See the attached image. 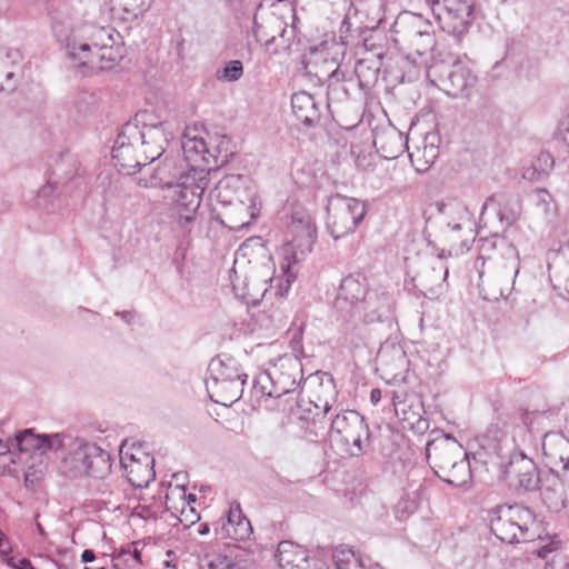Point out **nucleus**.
<instances>
[{
    "label": "nucleus",
    "instance_id": "nucleus-1",
    "mask_svg": "<svg viewBox=\"0 0 569 569\" xmlns=\"http://www.w3.org/2000/svg\"><path fill=\"white\" fill-rule=\"evenodd\" d=\"M53 36L73 68L82 72L111 70L124 57L121 36L110 26L77 19L68 8L51 13Z\"/></svg>",
    "mask_w": 569,
    "mask_h": 569
},
{
    "label": "nucleus",
    "instance_id": "nucleus-2",
    "mask_svg": "<svg viewBox=\"0 0 569 569\" xmlns=\"http://www.w3.org/2000/svg\"><path fill=\"white\" fill-rule=\"evenodd\" d=\"M173 138L171 124L149 111L138 112L121 128L113 148L114 167L123 174H134L159 159Z\"/></svg>",
    "mask_w": 569,
    "mask_h": 569
},
{
    "label": "nucleus",
    "instance_id": "nucleus-3",
    "mask_svg": "<svg viewBox=\"0 0 569 569\" xmlns=\"http://www.w3.org/2000/svg\"><path fill=\"white\" fill-rule=\"evenodd\" d=\"M302 377V363L297 357H280L269 369L254 377L250 389L253 406L270 411L279 410V399L295 391Z\"/></svg>",
    "mask_w": 569,
    "mask_h": 569
},
{
    "label": "nucleus",
    "instance_id": "nucleus-4",
    "mask_svg": "<svg viewBox=\"0 0 569 569\" xmlns=\"http://www.w3.org/2000/svg\"><path fill=\"white\" fill-rule=\"evenodd\" d=\"M395 41L406 51V62L423 68L435 62L436 38L432 23L421 14L405 11L393 23Z\"/></svg>",
    "mask_w": 569,
    "mask_h": 569
},
{
    "label": "nucleus",
    "instance_id": "nucleus-5",
    "mask_svg": "<svg viewBox=\"0 0 569 569\" xmlns=\"http://www.w3.org/2000/svg\"><path fill=\"white\" fill-rule=\"evenodd\" d=\"M426 445L428 463L440 479L459 487L471 478L468 453L462 445L450 435L433 430Z\"/></svg>",
    "mask_w": 569,
    "mask_h": 569
},
{
    "label": "nucleus",
    "instance_id": "nucleus-6",
    "mask_svg": "<svg viewBox=\"0 0 569 569\" xmlns=\"http://www.w3.org/2000/svg\"><path fill=\"white\" fill-rule=\"evenodd\" d=\"M491 532L502 542L520 543L535 539L537 523L535 512L525 506H497L490 511Z\"/></svg>",
    "mask_w": 569,
    "mask_h": 569
},
{
    "label": "nucleus",
    "instance_id": "nucleus-7",
    "mask_svg": "<svg viewBox=\"0 0 569 569\" xmlns=\"http://www.w3.org/2000/svg\"><path fill=\"white\" fill-rule=\"evenodd\" d=\"M288 230L292 240L284 246V254L288 263L282 264L287 276L284 291H288L295 276L291 273V263H298L301 258L312 250L317 239V227L310 214L301 206H293L290 209Z\"/></svg>",
    "mask_w": 569,
    "mask_h": 569
},
{
    "label": "nucleus",
    "instance_id": "nucleus-8",
    "mask_svg": "<svg viewBox=\"0 0 569 569\" xmlns=\"http://www.w3.org/2000/svg\"><path fill=\"white\" fill-rule=\"evenodd\" d=\"M429 82L451 98L468 97L477 83V76L462 60H436L427 67Z\"/></svg>",
    "mask_w": 569,
    "mask_h": 569
},
{
    "label": "nucleus",
    "instance_id": "nucleus-9",
    "mask_svg": "<svg viewBox=\"0 0 569 569\" xmlns=\"http://www.w3.org/2000/svg\"><path fill=\"white\" fill-rule=\"evenodd\" d=\"M326 211L327 230L335 240H339L358 229L367 214L368 207L360 199L335 193L328 198Z\"/></svg>",
    "mask_w": 569,
    "mask_h": 569
},
{
    "label": "nucleus",
    "instance_id": "nucleus-10",
    "mask_svg": "<svg viewBox=\"0 0 569 569\" xmlns=\"http://www.w3.org/2000/svg\"><path fill=\"white\" fill-rule=\"evenodd\" d=\"M210 171L198 178L186 176L181 182H177L169 190L166 198L170 200L172 214L181 227L191 223L200 206L201 197L209 188Z\"/></svg>",
    "mask_w": 569,
    "mask_h": 569
},
{
    "label": "nucleus",
    "instance_id": "nucleus-11",
    "mask_svg": "<svg viewBox=\"0 0 569 569\" xmlns=\"http://www.w3.org/2000/svg\"><path fill=\"white\" fill-rule=\"evenodd\" d=\"M63 462L76 476L106 478L111 471V457L96 443L76 439Z\"/></svg>",
    "mask_w": 569,
    "mask_h": 569
},
{
    "label": "nucleus",
    "instance_id": "nucleus-12",
    "mask_svg": "<svg viewBox=\"0 0 569 569\" xmlns=\"http://www.w3.org/2000/svg\"><path fill=\"white\" fill-rule=\"evenodd\" d=\"M62 446L63 442L59 433L36 436L27 429L19 432L12 440L6 442L0 440V461L3 467L17 462L28 465V460H23V457L31 450L39 451L36 455L41 458L46 451L58 450Z\"/></svg>",
    "mask_w": 569,
    "mask_h": 569
},
{
    "label": "nucleus",
    "instance_id": "nucleus-13",
    "mask_svg": "<svg viewBox=\"0 0 569 569\" xmlns=\"http://www.w3.org/2000/svg\"><path fill=\"white\" fill-rule=\"evenodd\" d=\"M330 438L332 441L341 442L350 456H360L368 446L370 432L359 412L347 410L331 419Z\"/></svg>",
    "mask_w": 569,
    "mask_h": 569
},
{
    "label": "nucleus",
    "instance_id": "nucleus-14",
    "mask_svg": "<svg viewBox=\"0 0 569 569\" xmlns=\"http://www.w3.org/2000/svg\"><path fill=\"white\" fill-rule=\"evenodd\" d=\"M78 158L69 152H61L51 166L48 182L39 190V198H49L53 193H70L82 183Z\"/></svg>",
    "mask_w": 569,
    "mask_h": 569
},
{
    "label": "nucleus",
    "instance_id": "nucleus-15",
    "mask_svg": "<svg viewBox=\"0 0 569 569\" xmlns=\"http://www.w3.org/2000/svg\"><path fill=\"white\" fill-rule=\"evenodd\" d=\"M500 477L510 486L535 491L540 488V476L536 462L521 451H513L507 462L500 465Z\"/></svg>",
    "mask_w": 569,
    "mask_h": 569
},
{
    "label": "nucleus",
    "instance_id": "nucleus-16",
    "mask_svg": "<svg viewBox=\"0 0 569 569\" xmlns=\"http://www.w3.org/2000/svg\"><path fill=\"white\" fill-rule=\"evenodd\" d=\"M443 30L462 34L471 23L473 0H430Z\"/></svg>",
    "mask_w": 569,
    "mask_h": 569
},
{
    "label": "nucleus",
    "instance_id": "nucleus-17",
    "mask_svg": "<svg viewBox=\"0 0 569 569\" xmlns=\"http://www.w3.org/2000/svg\"><path fill=\"white\" fill-rule=\"evenodd\" d=\"M369 289L367 278L361 273H352L342 279L333 303L341 320L350 322Z\"/></svg>",
    "mask_w": 569,
    "mask_h": 569
},
{
    "label": "nucleus",
    "instance_id": "nucleus-18",
    "mask_svg": "<svg viewBox=\"0 0 569 569\" xmlns=\"http://www.w3.org/2000/svg\"><path fill=\"white\" fill-rule=\"evenodd\" d=\"M519 260H509L492 274L479 273V291L481 297L488 301H498L507 298L515 288V279L519 272Z\"/></svg>",
    "mask_w": 569,
    "mask_h": 569
},
{
    "label": "nucleus",
    "instance_id": "nucleus-19",
    "mask_svg": "<svg viewBox=\"0 0 569 569\" xmlns=\"http://www.w3.org/2000/svg\"><path fill=\"white\" fill-rule=\"evenodd\" d=\"M393 307L395 299L391 292L383 288L369 289L350 322L358 326L387 320L392 316Z\"/></svg>",
    "mask_w": 569,
    "mask_h": 569
},
{
    "label": "nucleus",
    "instance_id": "nucleus-20",
    "mask_svg": "<svg viewBox=\"0 0 569 569\" xmlns=\"http://www.w3.org/2000/svg\"><path fill=\"white\" fill-rule=\"evenodd\" d=\"M260 212V202L258 200L257 190L247 192L246 196L237 194L236 202L226 206L219 216L222 218L221 223L233 231H240L249 227Z\"/></svg>",
    "mask_w": 569,
    "mask_h": 569
},
{
    "label": "nucleus",
    "instance_id": "nucleus-21",
    "mask_svg": "<svg viewBox=\"0 0 569 569\" xmlns=\"http://www.w3.org/2000/svg\"><path fill=\"white\" fill-rule=\"evenodd\" d=\"M542 455L552 473L569 481V439L561 432H547L542 439Z\"/></svg>",
    "mask_w": 569,
    "mask_h": 569
},
{
    "label": "nucleus",
    "instance_id": "nucleus-22",
    "mask_svg": "<svg viewBox=\"0 0 569 569\" xmlns=\"http://www.w3.org/2000/svg\"><path fill=\"white\" fill-rule=\"evenodd\" d=\"M254 189V186L248 177L242 174H228L209 190L208 200L212 206V210L216 211L217 206H221L223 209L226 206L236 202L237 194L243 197L247 192H251Z\"/></svg>",
    "mask_w": 569,
    "mask_h": 569
},
{
    "label": "nucleus",
    "instance_id": "nucleus-23",
    "mask_svg": "<svg viewBox=\"0 0 569 569\" xmlns=\"http://www.w3.org/2000/svg\"><path fill=\"white\" fill-rule=\"evenodd\" d=\"M395 412L402 428L415 433H425L429 429V420L425 417L423 403L418 399H401L397 392H391Z\"/></svg>",
    "mask_w": 569,
    "mask_h": 569
},
{
    "label": "nucleus",
    "instance_id": "nucleus-24",
    "mask_svg": "<svg viewBox=\"0 0 569 569\" xmlns=\"http://www.w3.org/2000/svg\"><path fill=\"white\" fill-rule=\"evenodd\" d=\"M128 440H124L120 448V465L123 468L129 482L136 488H144L156 477L153 459L148 455L137 458L134 453L124 451Z\"/></svg>",
    "mask_w": 569,
    "mask_h": 569
},
{
    "label": "nucleus",
    "instance_id": "nucleus-25",
    "mask_svg": "<svg viewBox=\"0 0 569 569\" xmlns=\"http://www.w3.org/2000/svg\"><path fill=\"white\" fill-rule=\"evenodd\" d=\"M372 143L382 158L392 160L408 148V137L389 123L376 127L372 131Z\"/></svg>",
    "mask_w": 569,
    "mask_h": 569
},
{
    "label": "nucleus",
    "instance_id": "nucleus-26",
    "mask_svg": "<svg viewBox=\"0 0 569 569\" xmlns=\"http://www.w3.org/2000/svg\"><path fill=\"white\" fill-rule=\"evenodd\" d=\"M23 77V56L19 49L0 50V84L6 92H12Z\"/></svg>",
    "mask_w": 569,
    "mask_h": 569
},
{
    "label": "nucleus",
    "instance_id": "nucleus-27",
    "mask_svg": "<svg viewBox=\"0 0 569 569\" xmlns=\"http://www.w3.org/2000/svg\"><path fill=\"white\" fill-rule=\"evenodd\" d=\"M323 389L329 391L330 397L325 400L318 399L321 405H313V409L316 412L312 416L303 415L299 416L301 421H305L307 426L305 427L306 432L312 436L318 437L326 430V426L328 421L331 422V418L327 419V415L331 409L332 401L335 400V382L332 377H328L326 382H321L320 385Z\"/></svg>",
    "mask_w": 569,
    "mask_h": 569
},
{
    "label": "nucleus",
    "instance_id": "nucleus-28",
    "mask_svg": "<svg viewBox=\"0 0 569 569\" xmlns=\"http://www.w3.org/2000/svg\"><path fill=\"white\" fill-rule=\"evenodd\" d=\"M247 379H234V380H206L207 391L212 401L223 405L231 406L239 400L244 392V385Z\"/></svg>",
    "mask_w": 569,
    "mask_h": 569
},
{
    "label": "nucleus",
    "instance_id": "nucleus-29",
    "mask_svg": "<svg viewBox=\"0 0 569 569\" xmlns=\"http://www.w3.org/2000/svg\"><path fill=\"white\" fill-rule=\"evenodd\" d=\"M438 210L442 216L446 228H453V230H466L473 227L472 216L468 207L458 199H451L447 202L438 204Z\"/></svg>",
    "mask_w": 569,
    "mask_h": 569
},
{
    "label": "nucleus",
    "instance_id": "nucleus-30",
    "mask_svg": "<svg viewBox=\"0 0 569 569\" xmlns=\"http://www.w3.org/2000/svg\"><path fill=\"white\" fill-rule=\"evenodd\" d=\"M442 240L447 244V248H433L437 251L438 259L442 260L451 256H459L470 249L471 242L473 241V227L469 228L467 233L466 230H453V228H446L442 230Z\"/></svg>",
    "mask_w": 569,
    "mask_h": 569
},
{
    "label": "nucleus",
    "instance_id": "nucleus-31",
    "mask_svg": "<svg viewBox=\"0 0 569 569\" xmlns=\"http://www.w3.org/2000/svg\"><path fill=\"white\" fill-rule=\"evenodd\" d=\"M377 362L382 371L393 379L401 376L408 366L405 350L396 343L381 346L377 355Z\"/></svg>",
    "mask_w": 569,
    "mask_h": 569
},
{
    "label": "nucleus",
    "instance_id": "nucleus-32",
    "mask_svg": "<svg viewBox=\"0 0 569 569\" xmlns=\"http://www.w3.org/2000/svg\"><path fill=\"white\" fill-rule=\"evenodd\" d=\"M498 204L497 216L501 223L507 227L516 223L521 213V200L518 194H495L486 199L482 211L491 204Z\"/></svg>",
    "mask_w": 569,
    "mask_h": 569
},
{
    "label": "nucleus",
    "instance_id": "nucleus-33",
    "mask_svg": "<svg viewBox=\"0 0 569 569\" xmlns=\"http://www.w3.org/2000/svg\"><path fill=\"white\" fill-rule=\"evenodd\" d=\"M293 30L295 26L291 28L290 36L286 38L288 33L287 23H284L279 17H269L266 20V24L260 23L257 17L253 18V37L258 42L264 43L267 47L276 41L277 36L274 31H279V37L284 42H289L293 37Z\"/></svg>",
    "mask_w": 569,
    "mask_h": 569
},
{
    "label": "nucleus",
    "instance_id": "nucleus-34",
    "mask_svg": "<svg viewBox=\"0 0 569 569\" xmlns=\"http://www.w3.org/2000/svg\"><path fill=\"white\" fill-rule=\"evenodd\" d=\"M247 377L234 358L221 355L210 361L206 380L223 382L224 380L247 379Z\"/></svg>",
    "mask_w": 569,
    "mask_h": 569
},
{
    "label": "nucleus",
    "instance_id": "nucleus-35",
    "mask_svg": "<svg viewBox=\"0 0 569 569\" xmlns=\"http://www.w3.org/2000/svg\"><path fill=\"white\" fill-rule=\"evenodd\" d=\"M292 112L297 120L307 127H312L320 120V111L315 98L306 92H297L291 97Z\"/></svg>",
    "mask_w": 569,
    "mask_h": 569
},
{
    "label": "nucleus",
    "instance_id": "nucleus-36",
    "mask_svg": "<svg viewBox=\"0 0 569 569\" xmlns=\"http://www.w3.org/2000/svg\"><path fill=\"white\" fill-rule=\"evenodd\" d=\"M565 479L561 475L553 473L552 478L547 479V482L541 491L543 503L552 512H560L567 507V493L565 487Z\"/></svg>",
    "mask_w": 569,
    "mask_h": 569
},
{
    "label": "nucleus",
    "instance_id": "nucleus-37",
    "mask_svg": "<svg viewBox=\"0 0 569 569\" xmlns=\"http://www.w3.org/2000/svg\"><path fill=\"white\" fill-rule=\"evenodd\" d=\"M183 154L192 169L198 168L200 176H204L203 171L209 164V157H212L208 150L207 143L202 138L186 137L182 142Z\"/></svg>",
    "mask_w": 569,
    "mask_h": 569
},
{
    "label": "nucleus",
    "instance_id": "nucleus-38",
    "mask_svg": "<svg viewBox=\"0 0 569 569\" xmlns=\"http://www.w3.org/2000/svg\"><path fill=\"white\" fill-rule=\"evenodd\" d=\"M448 273V267L445 266L440 259L437 266H431L429 269L425 270L419 278L423 295L429 297L441 295L445 290Z\"/></svg>",
    "mask_w": 569,
    "mask_h": 569
},
{
    "label": "nucleus",
    "instance_id": "nucleus-39",
    "mask_svg": "<svg viewBox=\"0 0 569 569\" xmlns=\"http://www.w3.org/2000/svg\"><path fill=\"white\" fill-rule=\"evenodd\" d=\"M496 250L503 252L507 261L519 260L518 250L505 237L495 233L490 237L480 239L479 251L481 257L487 256V258L490 260L492 259L491 252Z\"/></svg>",
    "mask_w": 569,
    "mask_h": 569
},
{
    "label": "nucleus",
    "instance_id": "nucleus-40",
    "mask_svg": "<svg viewBox=\"0 0 569 569\" xmlns=\"http://www.w3.org/2000/svg\"><path fill=\"white\" fill-rule=\"evenodd\" d=\"M178 177H180L182 180L184 178L182 177L181 171L176 167L174 161L166 159L154 169L146 186L167 188L169 191L178 182L176 181Z\"/></svg>",
    "mask_w": 569,
    "mask_h": 569
},
{
    "label": "nucleus",
    "instance_id": "nucleus-41",
    "mask_svg": "<svg viewBox=\"0 0 569 569\" xmlns=\"http://www.w3.org/2000/svg\"><path fill=\"white\" fill-rule=\"evenodd\" d=\"M307 550L290 541H281L278 545L276 559L282 569H298Z\"/></svg>",
    "mask_w": 569,
    "mask_h": 569
},
{
    "label": "nucleus",
    "instance_id": "nucleus-42",
    "mask_svg": "<svg viewBox=\"0 0 569 569\" xmlns=\"http://www.w3.org/2000/svg\"><path fill=\"white\" fill-rule=\"evenodd\" d=\"M149 0H110V10L116 19L132 21L146 11Z\"/></svg>",
    "mask_w": 569,
    "mask_h": 569
},
{
    "label": "nucleus",
    "instance_id": "nucleus-43",
    "mask_svg": "<svg viewBox=\"0 0 569 569\" xmlns=\"http://www.w3.org/2000/svg\"><path fill=\"white\" fill-rule=\"evenodd\" d=\"M438 153L437 147L426 144L422 150L418 149L417 152L409 153V157L417 172H426L433 164Z\"/></svg>",
    "mask_w": 569,
    "mask_h": 569
},
{
    "label": "nucleus",
    "instance_id": "nucleus-44",
    "mask_svg": "<svg viewBox=\"0 0 569 569\" xmlns=\"http://www.w3.org/2000/svg\"><path fill=\"white\" fill-rule=\"evenodd\" d=\"M332 560L336 569H363L361 560L356 556L353 550L343 546L335 549Z\"/></svg>",
    "mask_w": 569,
    "mask_h": 569
},
{
    "label": "nucleus",
    "instance_id": "nucleus-45",
    "mask_svg": "<svg viewBox=\"0 0 569 569\" xmlns=\"http://www.w3.org/2000/svg\"><path fill=\"white\" fill-rule=\"evenodd\" d=\"M243 74V66L239 60H231L226 66L216 72L218 80L234 82Z\"/></svg>",
    "mask_w": 569,
    "mask_h": 569
},
{
    "label": "nucleus",
    "instance_id": "nucleus-46",
    "mask_svg": "<svg viewBox=\"0 0 569 569\" xmlns=\"http://www.w3.org/2000/svg\"><path fill=\"white\" fill-rule=\"evenodd\" d=\"M237 264L238 259H234V266L230 274V281L234 293L243 298H254V293L252 292L250 287V281L247 278L242 281L243 286H240V277L238 276V270L236 268Z\"/></svg>",
    "mask_w": 569,
    "mask_h": 569
},
{
    "label": "nucleus",
    "instance_id": "nucleus-47",
    "mask_svg": "<svg viewBox=\"0 0 569 569\" xmlns=\"http://www.w3.org/2000/svg\"><path fill=\"white\" fill-rule=\"evenodd\" d=\"M231 526L233 527V536L238 540H243V539L249 538V536L252 531L250 521L247 518L240 519L239 521H237V523L231 525Z\"/></svg>",
    "mask_w": 569,
    "mask_h": 569
},
{
    "label": "nucleus",
    "instance_id": "nucleus-48",
    "mask_svg": "<svg viewBox=\"0 0 569 569\" xmlns=\"http://www.w3.org/2000/svg\"><path fill=\"white\" fill-rule=\"evenodd\" d=\"M551 201H552L551 194L547 190H545V189L537 190L536 204L539 208H541L543 212L547 213L550 211Z\"/></svg>",
    "mask_w": 569,
    "mask_h": 569
},
{
    "label": "nucleus",
    "instance_id": "nucleus-49",
    "mask_svg": "<svg viewBox=\"0 0 569 569\" xmlns=\"http://www.w3.org/2000/svg\"><path fill=\"white\" fill-rule=\"evenodd\" d=\"M92 97L88 93H83L74 103V108L78 113L81 116H86L88 112L92 110Z\"/></svg>",
    "mask_w": 569,
    "mask_h": 569
},
{
    "label": "nucleus",
    "instance_id": "nucleus-50",
    "mask_svg": "<svg viewBox=\"0 0 569 569\" xmlns=\"http://www.w3.org/2000/svg\"><path fill=\"white\" fill-rule=\"evenodd\" d=\"M558 130L562 141L569 147V112L560 121Z\"/></svg>",
    "mask_w": 569,
    "mask_h": 569
},
{
    "label": "nucleus",
    "instance_id": "nucleus-51",
    "mask_svg": "<svg viewBox=\"0 0 569 569\" xmlns=\"http://www.w3.org/2000/svg\"><path fill=\"white\" fill-rule=\"evenodd\" d=\"M328 80L333 83L342 82L346 80V72L338 66L333 71L328 74Z\"/></svg>",
    "mask_w": 569,
    "mask_h": 569
},
{
    "label": "nucleus",
    "instance_id": "nucleus-52",
    "mask_svg": "<svg viewBox=\"0 0 569 569\" xmlns=\"http://www.w3.org/2000/svg\"><path fill=\"white\" fill-rule=\"evenodd\" d=\"M240 519H246V517L242 515L241 509L239 506H237L236 509L231 508L228 515V522L229 525H234Z\"/></svg>",
    "mask_w": 569,
    "mask_h": 569
},
{
    "label": "nucleus",
    "instance_id": "nucleus-53",
    "mask_svg": "<svg viewBox=\"0 0 569 569\" xmlns=\"http://www.w3.org/2000/svg\"><path fill=\"white\" fill-rule=\"evenodd\" d=\"M7 563L14 569H27L31 566V561L27 558L19 559L17 562L13 558L8 559Z\"/></svg>",
    "mask_w": 569,
    "mask_h": 569
},
{
    "label": "nucleus",
    "instance_id": "nucleus-54",
    "mask_svg": "<svg viewBox=\"0 0 569 569\" xmlns=\"http://www.w3.org/2000/svg\"><path fill=\"white\" fill-rule=\"evenodd\" d=\"M10 551H11V548L9 546V542L6 539L3 531L0 529V553L7 555Z\"/></svg>",
    "mask_w": 569,
    "mask_h": 569
},
{
    "label": "nucleus",
    "instance_id": "nucleus-55",
    "mask_svg": "<svg viewBox=\"0 0 569 569\" xmlns=\"http://www.w3.org/2000/svg\"><path fill=\"white\" fill-rule=\"evenodd\" d=\"M313 405H319V403L311 400L308 402L307 407H303L300 405L299 410H298L299 416H301V413L312 416L316 412V410L313 409Z\"/></svg>",
    "mask_w": 569,
    "mask_h": 569
},
{
    "label": "nucleus",
    "instance_id": "nucleus-56",
    "mask_svg": "<svg viewBox=\"0 0 569 569\" xmlns=\"http://www.w3.org/2000/svg\"><path fill=\"white\" fill-rule=\"evenodd\" d=\"M96 559V553L91 549H86L81 553V560L84 563L92 562Z\"/></svg>",
    "mask_w": 569,
    "mask_h": 569
},
{
    "label": "nucleus",
    "instance_id": "nucleus-57",
    "mask_svg": "<svg viewBox=\"0 0 569 569\" xmlns=\"http://www.w3.org/2000/svg\"><path fill=\"white\" fill-rule=\"evenodd\" d=\"M116 316L120 317L127 323H131L134 319V313L132 311H117Z\"/></svg>",
    "mask_w": 569,
    "mask_h": 569
},
{
    "label": "nucleus",
    "instance_id": "nucleus-58",
    "mask_svg": "<svg viewBox=\"0 0 569 569\" xmlns=\"http://www.w3.org/2000/svg\"><path fill=\"white\" fill-rule=\"evenodd\" d=\"M381 400V390L375 388L370 392V401L373 406H376Z\"/></svg>",
    "mask_w": 569,
    "mask_h": 569
},
{
    "label": "nucleus",
    "instance_id": "nucleus-59",
    "mask_svg": "<svg viewBox=\"0 0 569 569\" xmlns=\"http://www.w3.org/2000/svg\"><path fill=\"white\" fill-rule=\"evenodd\" d=\"M250 287L252 292L254 293V297L261 291V296H264L267 292V288H264V284H261V289L254 290V284L250 282Z\"/></svg>",
    "mask_w": 569,
    "mask_h": 569
},
{
    "label": "nucleus",
    "instance_id": "nucleus-60",
    "mask_svg": "<svg viewBox=\"0 0 569 569\" xmlns=\"http://www.w3.org/2000/svg\"><path fill=\"white\" fill-rule=\"evenodd\" d=\"M36 528H37V531L38 533L42 537V538H46L47 537V532L44 531L43 527L41 526L40 522L36 521Z\"/></svg>",
    "mask_w": 569,
    "mask_h": 569
},
{
    "label": "nucleus",
    "instance_id": "nucleus-61",
    "mask_svg": "<svg viewBox=\"0 0 569 569\" xmlns=\"http://www.w3.org/2000/svg\"><path fill=\"white\" fill-rule=\"evenodd\" d=\"M229 6L232 8H238L242 4L244 0H227Z\"/></svg>",
    "mask_w": 569,
    "mask_h": 569
},
{
    "label": "nucleus",
    "instance_id": "nucleus-62",
    "mask_svg": "<svg viewBox=\"0 0 569 569\" xmlns=\"http://www.w3.org/2000/svg\"><path fill=\"white\" fill-rule=\"evenodd\" d=\"M36 472L27 471L26 472V480H29L31 476H34Z\"/></svg>",
    "mask_w": 569,
    "mask_h": 569
},
{
    "label": "nucleus",
    "instance_id": "nucleus-63",
    "mask_svg": "<svg viewBox=\"0 0 569 569\" xmlns=\"http://www.w3.org/2000/svg\"><path fill=\"white\" fill-rule=\"evenodd\" d=\"M133 555H134L136 559H140V551L139 550L136 549Z\"/></svg>",
    "mask_w": 569,
    "mask_h": 569
},
{
    "label": "nucleus",
    "instance_id": "nucleus-64",
    "mask_svg": "<svg viewBox=\"0 0 569 569\" xmlns=\"http://www.w3.org/2000/svg\"><path fill=\"white\" fill-rule=\"evenodd\" d=\"M79 311H80V312L92 313V311H91V310L86 309V308H80V309H79Z\"/></svg>",
    "mask_w": 569,
    "mask_h": 569
}]
</instances>
